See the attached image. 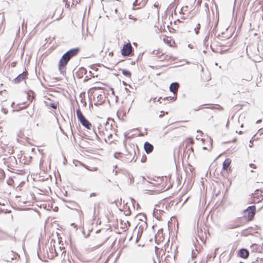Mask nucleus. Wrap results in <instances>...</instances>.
Segmentation results:
<instances>
[{"label":"nucleus","mask_w":263,"mask_h":263,"mask_svg":"<svg viewBox=\"0 0 263 263\" xmlns=\"http://www.w3.org/2000/svg\"><path fill=\"white\" fill-rule=\"evenodd\" d=\"M201 1H202V0H198L197 2V5H200V4L201 3Z\"/></svg>","instance_id":"72a5a7b5"},{"label":"nucleus","mask_w":263,"mask_h":263,"mask_svg":"<svg viewBox=\"0 0 263 263\" xmlns=\"http://www.w3.org/2000/svg\"><path fill=\"white\" fill-rule=\"evenodd\" d=\"M250 143H251V144H250V147H251L252 146L251 145H252V142H250Z\"/></svg>","instance_id":"8fccbe9b"},{"label":"nucleus","mask_w":263,"mask_h":263,"mask_svg":"<svg viewBox=\"0 0 263 263\" xmlns=\"http://www.w3.org/2000/svg\"><path fill=\"white\" fill-rule=\"evenodd\" d=\"M95 212H96V205H95L94 206V209H93V214H95Z\"/></svg>","instance_id":"a19ab883"},{"label":"nucleus","mask_w":263,"mask_h":263,"mask_svg":"<svg viewBox=\"0 0 263 263\" xmlns=\"http://www.w3.org/2000/svg\"><path fill=\"white\" fill-rule=\"evenodd\" d=\"M144 149L147 154H149L153 152L154 146L150 143L145 142L144 144Z\"/></svg>","instance_id":"9d476101"},{"label":"nucleus","mask_w":263,"mask_h":263,"mask_svg":"<svg viewBox=\"0 0 263 263\" xmlns=\"http://www.w3.org/2000/svg\"><path fill=\"white\" fill-rule=\"evenodd\" d=\"M95 195H96V194L95 193H92L90 194V196L92 197V196H95Z\"/></svg>","instance_id":"c9c22d12"},{"label":"nucleus","mask_w":263,"mask_h":263,"mask_svg":"<svg viewBox=\"0 0 263 263\" xmlns=\"http://www.w3.org/2000/svg\"><path fill=\"white\" fill-rule=\"evenodd\" d=\"M120 155V153H116L115 155H114V156L115 158H118V156H119Z\"/></svg>","instance_id":"2f4dec72"},{"label":"nucleus","mask_w":263,"mask_h":263,"mask_svg":"<svg viewBox=\"0 0 263 263\" xmlns=\"http://www.w3.org/2000/svg\"><path fill=\"white\" fill-rule=\"evenodd\" d=\"M80 49L75 48L67 51L62 57L59 63V69L62 71L67 64L68 61L73 57L76 56L79 52Z\"/></svg>","instance_id":"f257e3e1"},{"label":"nucleus","mask_w":263,"mask_h":263,"mask_svg":"<svg viewBox=\"0 0 263 263\" xmlns=\"http://www.w3.org/2000/svg\"><path fill=\"white\" fill-rule=\"evenodd\" d=\"M129 18L133 19V20H136V18H134L133 16H132V15H129Z\"/></svg>","instance_id":"7c9ffc66"},{"label":"nucleus","mask_w":263,"mask_h":263,"mask_svg":"<svg viewBox=\"0 0 263 263\" xmlns=\"http://www.w3.org/2000/svg\"><path fill=\"white\" fill-rule=\"evenodd\" d=\"M204 5H205V7H206L207 8V9H209L208 5L206 3H205Z\"/></svg>","instance_id":"ea45409f"},{"label":"nucleus","mask_w":263,"mask_h":263,"mask_svg":"<svg viewBox=\"0 0 263 263\" xmlns=\"http://www.w3.org/2000/svg\"><path fill=\"white\" fill-rule=\"evenodd\" d=\"M112 172L115 174V175H117L118 173L117 170H113Z\"/></svg>","instance_id":"c756f323"},{"label":"nucleus","mask_w":263,"mask_h":263,"mask_svg":"<svg viewBox=\"0 0 263 263\" xmlns=\"http://www.w3.org/2000/svg\"><path fill=\"white\" fill-rule=\"evenodd\" d=\"M103 135L105 137H107L109 140L110 138L112 137V134L109 133L107 129H106L105 131H103ZM104 140L105 141H107L106 138H105Z\"/></svg>","instance_id":"dca6fc26"},{"label":"nucleus","mask_w":263,"mask_h":263,"mask_svg":"<svg viewBox=\"0 0 263 263\" xmlns=\"http://www.w3.org/2000/svg\"><path fill=\"white\" fill-rule=\"evenodd\" d=\"M89 73H90V74H91V73H92V72H91V71H89Z\"/></svg>","instance_id":"603ef678"},{"label":"nucleus","mask_w":263,"mask_h":263,"mask_svg":"<svg viewBox=\"0 0 263 263\" xmlns=\"http://www.w3.org/2000/svg\"><path fill=\"white\" fill-rule=\"evenodd\" d=\"M250 143H251V144H250V147H251L252 146L251 145H252V142H250Z\"/></svg>","instance_id":"3c124183"},{"label":"nucleus","mask_w":263,"mask_h":263,"mask_svg":"<svg viewBox=\"0 0 263 263\" xmlns=\"http://www.w3.org/2000/svg\"><path fill=\"white\" fill-rule=\"evenodd\" d=\"M114 11H115V12L117 13V12H118V9H117L116 8H115L114 9Z\"/></svg>","instance_id":"79ce46f5"},{"label":"nucleus","mask_w":263,"mask_h":263,"mask_svg":"<svg viewBox=\"0 0 263 263\" xmlns=\"http://www.w3.org/2000/svg\"><path fill=\"white\" fill-rule=\"evenodd\" d=\"M27 75V72L23 71L22 73L20 74L16 78L14 79V82L15 83H19L26 79Z\"/></svg>","instance_id":"423d86ee"},{"label":"nucleus","mask_w":263,"mask_h":263,"mask_svg":"<svg viewBox=\"0 0 263 263\" xmlns=\"http://www.w3.org/2000/svg\"><path fill=\"white\" fill-rule=\"evenodd\" d=\"M200 28V24L199 23H198L196 25V27H195L194 28V31L196 34H198L199 33Z\"/></svg>","instance_id":"6ab92c4d"},{"label":"nucleus","mask_w":263,"mask_h":263,"mask_svg":"<svg viewBox=\"0 0 263 263\" xmlns=\"http://www.w3.org/2000/svg\"><path fill=\"white\" fill-rule=\"evenodd\" d=\"M250 143H251V144H250V147H251L252 146L251 145H252V142H250Z\"/></svg>","instance_id":"09e8293b"},{"label":"nucleus","mask_w":263,"mask_h":263,"mask_svg":"<svg viewBox=\"0 0 263 263\" xmlns=\"http://www.w3.org/2000/svg\"><path fill=\"white\" fill-rule=\"evenodd\" d=\"M203 148V149H207V148H206V147H203V148Z\"/></svg>","instance_id":"49530a36"},{"label":"nucleus","mask_w":263,"mask_h":263,"mask_svg":"<svg viewBox=\"0 0 263 263\" xmlns=\"http://www.w3.org/2000/svg\"><path fill=\"white\" fill-rule=\"evenodd\" d=\"M261 121V120H258L257 121L256 123H259Z\"/></svg>","instance_id":"37998d69"},{"label":"nucleus","mask_w":263,"mask_h":263,"mask_svg":"<svg viewBox=\"0 0 263 263\" xmlns=\"http://www.w3.org/2000/svg\"><path fill=\"white\" fill-rule=\"evenodd\" d=\"M5 178V173L3 170H0V179H2Z\"/></svg>","instance_id":"412c9836"},{"label":"nucleus","mask_w":263,"mask_h":263,"mask_svg":"<svg viewBox=\"0 0 263 263\" xmlns=\"http://www.w3.org/2000/svg\"><path fill=\"white\" fill-rule=\"evenodd\" d=\"M249 255V252L248 250L246 249H241L238 251V256L243 258H247Z\"/></svg>","instance_id":"0eeeda50"},{"label":"nucleus","mask_w":263,"mask_h":263,"mask_svg":"<svg viewBox=\"0 0 263 263\" xmlns=\"http://www.w3.org/2000/svg\"><path fill=\"white\" fill-rule=\"evenodd\" d=\"M251 249L253 252H259V246L256 243H254L251 246Z\"/></svg>","instance_id":"4468645a"},{"label":"nucleus","mask_w":263,"mask_h":263,"mask_svg":"<svg viewBox=\"0 0 263 263\" xmlns=\"http://www.w3.org/2000/svg\"><path fill=\"white\" fill-rule=\"evenodd\" d=\"M259 5L260 6L259 8L261 9L263 12V0H260L258 2Z\"/></svg>","instance_id":"5701e85b"},{"label":"nucleus","mask_w":263,"mask_h":263,"mask_svg":"<svg viewBox=\"0 0 263 263\" xmlns=\"http://www.w3.org/2000/svg\"><path fill=\"white\" fill-rule=\"evenodd\" d=\"M87 70L84 67H80L77 72V75L79 78H82L83 75L87 74Z\"/></svg>","instance_id":"f8f14e48"},{"label":"nucleus","mask_w":263,"mask_h":263,"mask_svg":"<svg viewBox=\"0 0 263 263\" xmlns=\"http://www.w3.org/2000/svg\"><path fill=\"white\" fill-rule=\"evenodd\" d=\"M88 76H86L85 79H84V81H86L88 80Z\"/></svg>","instance_id":"c03bdc74"},{"label":"nucleus","mask_w":263,"mask_h":263,"mask_svg":"<svg viewBox=\"0 0 263 263\" xmlns=\"http://www.w3.org/2000/svg\"><path fill=\"white\" fill-rule=\"evenodd\" d=\"M98 129H99V133H100V134H101V131L100 130V128H98Z\"/></svg>","instance_id":"de8ad7c7"},{"label":"nucleus","mask_w":263,"mask_h":263,"mask_svg":"<svg viewBox=\"0 0 263 263\" xmlns=\"http://www.w3.org/2000/svg\"><path fill=\"white\" fill-rule=\"evenodd\" d=\"M252 79V76L250 74H248L245 77L242 79V80H246L247 81H250Z\"/></svg>","instance_id":"a211bd4d"},{"label":"nucleus","mask_w":263,"mask_h":263,"mask_svg":"<svg viewBox=\"0 0 263 263\" xmlns=\"http://www.w3.org/2000/svg\"><path fill=\"white\" fill-rule=\"evenodd\" d=\"M174 97H172V98H171V97H166V98H165L164 99V100H165V99H166V100H168V99H170V100H172V99H174Z\"/></svg>","instance_id":"c85d7f7f"},{"label":"nucleus","mask_w":263,"mask_h":263,"mask_svg":"<svg viewBox=\"0 0 263 263\" xmlns=\"http://www.w3.org/2000/svg\"><path fill=\"white\" fill-rule=\"evenodd\" d=\"M256 213V207L254 205L249 206L244 211L245 216L247 217L248 220H251Z\"/></svg>","instance_id":"7ed1b4c3"},{"label":"nucleus","mask_w":263,"mask_h":263,"mask_svg":"<svg viewBox=\"0 0 263 263\" xmlns=\"http://www.w3.org/2000/svg\"><path fill=\"white\" fill-rule=\"evenodd\" d=\"M237 227H238V225H235V226H234L231 227L230 228L233 229V228H237Z\"/></svg>","instance_id":"4c0bfd02"},{"label":"nucleus","mask_w":263,"mask_h":263,"mask_svg":"<svg viewBox=\"0 0 263 263\" xmlns=\"http://www.w3.org/2000/svg\"><path fill=\"white\" fill-rule=\"evenodd\" d=\"M190 143H191V144H193V142H194L193 140L192 139H190Z\"/></svg>","instance_id":"e433bc0d"},{"label":"nucleus","mask_w":263,"mask_h":263,"mask_svg":"<svg viewBox=\"0 0 263 263\" xmlns=\"http://www.w3.org/2000/svg\"><path fill=\"white\" fill-rule=\"evenodd\" d=\"M58 105H59V103L58 102H56L51 103L49 105L50 106V107H51L54 109H56Z\"/></svg>","instance_id":"aec40b11"},{"label":"nucleus","mask_w":263,"mask_h":263,"mask_svg":"<svg viewBox=\"0 0 263 263\" xmlns=\"http://www.w3.org/2000/svg\"><path fill=\"white\" fill-rule=\"evenodd\" d=\"M82 125L87 129H90L92 127L91 124L85 118L80 121Z\"/></svg>","instance_id":"9b49d317"},{"label":"nucleus","mask_w":263,"mask_h":263,"mask_svg":"<svg viewBox=\"0 0 263 263\" xmlns=\"http://www.w3.org/2000/svg\"><path fill=\"white\" fill-rule=\"evenodd\" d=\"M249 166L250 167L253 168H256V167L255 165H254V164H252V163L250 164Z\"/></svg>","instance_id":"bb28decb"},{"label":"nucleus","mask_w":263,"mask_h":263,"mask_svg":"<svg viewBox=\"0 0 263 263\" xmlns=\"http://www.w3.org/2000/svg\"><path fill=\"white\" fill-rule=\"evenodd\" d=\"M93 131H94L95 136L96 137V138H97L98 140H99V136H98V135L97 134V133H96V131H95L94 130H93Z\"/></svg>","instance_id":"cd10ccee"},{"label":"nucleus","mask_w":263,"mask_h":263,"mask_svg":"<svg viewBox=\"0 0 263 263\" xmlns=\"http://www.w3.org/2000/svg\"><path fill=\"white\" fill-rule=\"evenodd\" d=\"M164 116V111H161V114L159 115L160 118H162Z\"/></svg>","instance_id":"473e14b6"},{"label":"nucleus","mask_w":263,"mask_h":263,"mask_svg":"<svg viewBox=\"0 0 263 263\" xmlns=\"http://www.w3.org/2000/svg\"><path fill=\"white\" fill-rule=\"evenodd\" d=\"M231 163V160L229 158L226 159L222 164V168L224 170H227L229 167Z\"/></svg>","instance_id":"ddd939ff"},{"label":"nucleus","mask_w":263,"mask_h":263,"mask_svg":"<svg viewBox=\"0 0 263 263\" xmlns=\"http://www.w3.org/2000/svg\"><path fill=\"white\" fill-rule=\"evenodd\" d=\"M197 132L200 133L201 134H202V133L201 132V131H200L199 130H197Z\"/></svg>","instance_id":"a18cd8bd"},{"label":"nucleus","mask_w":263,"mask_h":263,"mask_svg":"<svg viewBox=\"0 0 263 263\" xmlns=\"http://www.w3.org/2000/svg\"><path fill=\"white\" fill-rule=\"evenodd\" d=\"M63 1L66 3V0H63Z\"/></svg>","instance_id":"864d4df0"},{"label":"nucleus","mask_w":263,"mask_h":263,"mask_svg":"<svg viewBox=\"0 0 263 263\" xmlns=\"http://www.w3.org/2000/svg\"><path fill=\"white\" fill-rule=\"evenodd\" d=\"M138 0H135V2L133 3V6L135 7V6L138 5Z\"/></svg>","instance_id":"a878e982"},{"label":"nucleus","mask_w":263,"mask_h":263,"mask_svg":"<svg viewBox=\"0 0 263 263\" xmlns=\"http://www.w3.org/2000/svg\"><path fill=\"white\" fill-rule=\"evenodd\" d=\"M122 74L125 77L130 78L131 77V73L130 72L126 69H121Z\"/></svg>","instance_id":"f3484780"},{"label":"nucleus","mask_w":263,"mask_h":263,"mask_svg":"<svg viewBox=\"0 0 263 263\" xmlns=\"http://www.w3.org/2000/svg\"><path fill=\"white\" fill-rule=\"evenodd\" d=\"M163 41L165 43H167V44L171 43V40L168 37L164 38Z\"/></svg>","instance_id":"b1692460"},{"label":"nucleus","mask_w":263,"mask_h":263,"mask_svg":"<svg viewBox=\"0 0 263 263\" xmlns=\"http://www.w3.org/2000/svg\"><path fill=\"white\" fill-rule=\"evenodd\" d=\"M76 112L77 118L79 121H81L83 119L85 118L80 109H77Z\"/></svg>","instance_id":"2eb2a0df"},{"label":"nucleus","mask_w":263,"mask_h":263,"mask_svg":"<svg viewBox=\"0 0 263 263\" xmlns=\"http://www.w3.org/2000/svg\"><path fill=\"white\" fill-rule=\"evenodd\" d=\"M253 202L258 203L263 200V191L260 190H256L251 195Z\"/></svg>","instance_id":"20e7f679"},{"label":"nucleus","mask_w":263,"mask_h":263,"mask_svg":"<svg viewBox=\"0 0 263 263\" xmlns=\"http://www.w3.org/2000/svg\"><path fill=\"white\" fill-rule=\"evenodd\" d=\"M18 254L13 251H8L3 255V259L7 262H11L12 260H16L19 258Z\"/></svg>","instance_id":"f03ea898"},{"label":"nucleus","mask_w":263,"mask_h":263,"mask_svg":"<svg viewBox=\"0 0 263 263\" xmlns=\"http://www.w3.org/2000/svg\"><path fill=\"white\" fill-rule=\"evenodd\" d=\"M17 137L19 138H23L24 137L23 131L22 130H20L17 133Z\"/></svg>","instance_id":"4be33fe9"},{"label":"nucleus","mask_w":263,"mask_h":263,"mask_svg":"<svg viewBox=\"0 0 263 263\" xmlns=\"http://www.w3.org/2000/svg\"><path fill=\"white\" fill-rule=\"evenodd\" d=\"M133 47L130 43L125 44L121 51L122 55L123 56H129L132 52Z\"/></svg>","instance_id":"39448f33"},{"label":"nucleus","mask_w":263,"mask_h":263,"mask_svg":"<svg viewBox=\"0 0 263 263\" xmlns=\"http://www.w3.org/2000/svg\"><path fill=\"white\" fill-rule=\"evenodd\" d=\"M179 84L177 82H174L171 83L170 86V90L172 92L174 95H176L178 92Z\"/></svg>","instance_id":"6e6552de"},{"label":"nucleus","mask_w":263,"mask_h":263,"mask_svg":"<svg viewBox=\"0 0 263 263\" xmlns=\"http://www.w3.org/2000/svg\"><path fill=\"white\" fill-rule=\"evenodd\" d=\"M140 216H142V217L140 218V220L141 221V223H139L138 226H139V229L141 228L142 231L143 229H146L147 226V223L145 221L146 220V217L143 215H141Z\"/></svg>","instance_id":"1a4fd4ad"},{"label":"nucleus","mask_w":263,"mask_h":263,"mask_svg":"<svg viewBox=\"0 0 263 263\" xmlns=\"http://www.w3.org/2000/svg\"><path fill=\"white\" fill-rule=\"evenodd\" d=\"M22 29L23 30L24 29V27H25V28H26L27 27V24H25V22H24V21H23V22L22 24Z\"/></svg>","instance_id":"393cba45"},{"label":"nucleus","mask_w":263,"mask_h":263,"mask_svg":"<svg viewBox=\"0 0 263 263\" xmlns=\"http://www.w3.org/2000/svg\"><path fill=\"white\" fill-rule=\"evenodd\" d=\"M217 24H218V21L216 23V24L215 25V26H214V29H215L216 28V26H217Z\"/></svg>","instance_id":"58836bf2"},{"label":"nucleus","mask_w":263,"mask_h":263,"mask_svg":"<svg viewBox=\"0 0 263 263\" xmlns=\"http://www.w3.org/2000/svg\"><path fill=\"white\" fill-rule=\"evenodd\" d=\"M168 257H170V256L168 255L166 256V257L165 258V261L167 262V261L168 260Z\"/></svg>","instance_id":"f704fd0d"}]
</instances>
